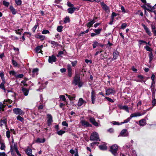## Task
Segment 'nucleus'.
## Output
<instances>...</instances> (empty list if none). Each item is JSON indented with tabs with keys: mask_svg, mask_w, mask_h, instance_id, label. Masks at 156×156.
I'll use <instances>...</instances> for the list:
<instances>
[{
	"mask_svg": "<svg viewBox=\"0 0 156 156\" xmlns=\"http://www.w3.org/2000/svg\"><path fill=\"white\" fill-rule=\"evenodd\" d=\"M24 75L23 74H17L15 76V77L16 79L22 78L23 77Z\"/></svg>",
	"mask_w": 156,
	"mask_h": 156,
	"instance_id": "a18cd8bd",
	"label": "nucleus"
},
{
	"mask_svg": "<svg viewBox=\"0 0 156 156\" xmlns=\"http://www.w3.org/2000/svg\"><path fill=\"white\" fill-rule=\"evenodd\" d=\"M149 62L150 63L154 58L152 52H151L149 54Z\"/></svg>",
	"mask_w": 156,
	"mask_h": 156,
	"instance_id": "c9c22d12",
	"label": "nucleus"
},
{
	"mask_svg": "<svg viewBox=\"0 0 156 156\" xmlns=\"http://www.w3.org/2000/svg\"><path fill=\"white\" fill-rule=\"evenodd\" d=\"M63 27L62 26H58L57 28V31L58 32H61L62 31Z\"/></svg>",
	"mask_w": 156,
	"mask_h": 156,
	"instance_id": "ea45409f",
	"label": "nucleus"
},
{
	"mask_svg": "<svg viewBox=\"0 0 156 156\" xmlns=\"http://www.w3.org/2000/svg\"><path fill=\"white\" fill-rule=\"evenodd\" d=\"M13 111L14 113L16 115H23L24 114V112L19 108H15L13 109Z\"/></svg>",
	"mask_w": 156,
	"mask_h": 156,
	"instance_id": "423d86ee",
	"label": "nucleus"
},
{
	"mask_svg": "<svg viewBox=\"0 0 156 156\" xmlns=\"http://www.w3.org/2000/svg\"><path fill=\"white\" fill-rule=\"evenodd\" d=\"M62 124L63 126H65L66 127H68V124L65 121H63L62 123Z\"/></svg>",
	"mask_w": 156,
	"mask_h": 156,
	"instance_id": "e2e57ef3",
	"label": "nucleus"
},
{
	"mask_svg": "<svg viewBox=\"0 0 156 156\" xmlns=\"http://www.w3.org/2000/svg\"><path fill=\"white\" fill-rule=\"evenodd\" d=\"M127 27V24L126 23H124L122 24L121 27L120 29H124Z\"/></svg>",
	"mask_w": 156,
	"mask_h": 156,
	"instance_id": "49530a36",
	"label": "nucleus"
},
{
	"mask_svg": "<svg viewBox=\"0 0 156 156\" xmlns=\"http://www.w3.org/2000/svg\"><path fill=\"white\" fill-rule=\"evenodd\" d=\"M119 55V52L117 51H115L113 53V57L112 59L115 60L117 58Z\"/></svg>",
	"mask_w": 156,
	"mask_h": 156,
	"instance_id": "cd10ccee",
	"label": "nucleus"
},
{
	"mask_svg": "<svg viewBox=\"0 0 156 156\" xmlns=\"http://www.w3.org/2000/svg\"><path fill=\"white\" fill-rule=\"evenodd\" d=\"M130 145L129 144H127L124 146L123 148L125 149H128L130 147Z\"/></svg>",
	"mask_w": 156,
	"mask_h": 156,
	"instance_id": "69168bd1",
	"label": "nucleus"
},
{
	"mask_svg": "<svg viewBox=\"0 0 156 156\" xmlns=\"http://www.w3.org/2000/svg\"><path fill=\"white\" fill-rule=\"evenodd\" d=\"M9 9L12 14L15 15L16 14L17 12V11L12 6H10Z\"/></svg>",
	"mask_w": 156,
	"mask_h": 156,
	"instance_id": "393cba45",
	"label": "nucleus"
},
{
	"mask_svg": "<svg viewBox=\"0 0 156 156\" xmlns=\"http://www.w3.org/2000/svg\"><path fill=\"white\" fill-rule=\"evenodd\" d=\"M2 82L0 84V88L4 90H5L4 84L5 83V81H2Z\"/></svg>",
	"mask_w": 156,
	"mask_h": 156,
	"instance_id": "72a5a7b5",
	"label": "nucleus"
},
{
	"mask_svg": "<svg viewBox=\"0 0 156 156\" xmlns=\"http://www.w3.org/2000/svg\"><path fill=\"white\" fill-rule=\"evenodd\" d=\"M117 16V14L115 12H113L111 16V19H114V17L116 16Z\"/></svg>",
	"mask_w": 156,
	"mask_h": 156,
	"instance_id": "13d9d810",
	"label": "nucleus"
},
{
	"mask_svg": "<svg viewBox=\"0 0 156 156\" xmlns=\"http://www.w3.org/2000/svg\"><path fill=\"white\" fill-rule=\"evenodd\" d=\"M15 2L17 5H21L22 3V1L21 0H15Z\"/></svg>",
	"mask_w": 156,
	"mask_h": 156,
	"instance_id": "09e8293b",
	"label": "nucleus"
},
{
	"mask_svg": "<svg viewBox=\"0 0 156 156\" xmlns=\"http://www.w3.org/2000/svg\"><path fill=\"white\" fill-rule=\"evenodd\" d=\"M88 117L90 122L93 125L96 127L101 126V125L98 122H99V120L98 121V122L96 121L94 117L90 115L88 116Z\"/></svg>",
	"mask_w": 156,
	"mask_h": 156,
	"instance_id": "f03ea898",
	"label": "nucleus"
},
{
	"mask_svg": "<svg viewBox=\"0 0 156 156\" xmlns=\"http://www.w3.org/2000/svg\"><path fill=\"white\" fill-rule=\"evenodd\" d=\"M101 4L103 9L106 12H109V8L106 4L103 2H101Z\"/></svg>",
	"mask_w": 156,
	"mask_h": 156,
	"instance_id": "4468645a",
	"label": "nucleus"
},
{
	"mask_svg": "<svg viewBox=\"0 0 156 156\" xmlns=\"http://www.w3.org/2000/svg\"><path fill=\"white\" fill-rule=\"evenodd\" d=\"M95 23V21L94 20H93L88 23L86 24L87 27L90 28V27L92 26Z\"/></svg>",
	"mask_w": 156,
	"mask_h": 156,
	"instance_id": "4be33fe9",
	"label": "nucleus"
},
{
	"mask_svg": "<svg viewBox=\"0 0 156 156\" xmlns=\"http://www.w3.org/2000/svg\"><path fill=\"white\" fill-rule=\"evenodd\" d=\"M70 22V19L69 17L68 16L66 17L64 20V23H69Z\"/></svg>",
	"mask_w": 156,
	"mask_h": 156,
	"instance_id": "37998d69",
	"label": "nucleus"
},
{
	"mask_svg": "<svg viewBox=\"0 0 156 156\" xmlns=\"http://www.w3.org/2000/svg\"><path fill=\"white\" fill-rule=\"evenodd\" d=\"M118 107L120 109L123 110L128 112H129V108L128 106L126 105H122V104H118Z\"/></svg>",
	"mask_w": 156,
	"mask_h": 156,
	"instance_id": "0eeeda50",
	"label": "nucleus"
},
{
	"mask_svg": "<svg viewBox=\"0 0 156 156\" xmlns=\"http://www.w3.org/2000/svg\"><path fill=\"white\" fill-rule=\"evenodd\" d=\"M37 38L40 39V40H42L44 39L45 36L43 35H39L37 37Z\"/></svg>",
	"mask_w": 156,
	"mask_h": 156,
	"instance_id": "3c124183",
	"label": "nucleus"
},
{
	"mask_svg": "<svg viewBox=\"0 0 156 156\" xmlns=\"http://www.w3.org/2000/svg\"><path fill=\"white\" fill-rule=\"evenodd\" d=\"M155 95H154V96H152V99L153 100L152 101V105L153 106H154L156 104V99H155Z\"/></svg>",
	"mask_w": 156,
	"mask_h": 156,
	"instance_id": "4c0bfd02",
	"label": "nucleus"
},
{
	"mask_svg": "<svg viewBox=\"0 0 156 156\" xmlns=\"http://www.w3.org/2000/svg\"><path fill=\"white\" fill-rule=\"evenodd\" d=\"M59 98L62 99V101H66V99L65 96L63 95H61L59 96Z\"/></svg>",
	"mask_w": 156,
	"mask_h": 156,
	"instance_id": "6e6d98bb",
	"label": "nucleus"
},
{
	"mask_svg": "<svg viewBox=\"0 0 156 156\" xmlns=\"http://www.w3.org/2000/svg\"><path fill=\"white\" fill-rule=\"evenodd\" d=\"M72 84L75 86L78 85L79 87L80 88L83 85V83L80 80V76L76 75L73 81Z\"/></svg>",
	"mask_w": 156,
	"mask_h": 156,
	"instance_id": "f257e3e1",
	"label": "nucleus"
},
{
	"mask_svg": "<svg viewBox=\"0 0 156 156\" xmlns=\"http://www.w3.org/2000/svg\"><path fill=\"white\" fill-rule=\"evenodd\" d=\"M107 56V54L105 52H103L101 53L100 58L101 59H106Z\"/></svg>",
	"mask_w": 156,
	"mask_h": 156,
	"instance_id": "5701e85b",
	"label": "nucleus"
},
{
	"mask_svg": "<svg viewBox=\"0 0 156 156\" xmlns=\"http://www.w3.org/2000/svg\"><path fill=\"white\" fill-rule=\"evenodd\" d=\"M10 147V151L11 154L12 155H13L14 154V151L16 152L18 150L17 146L14 144L13 145L12 144Z\"/></svg>",
	"mask_w": 156,
	"mask_h": 156,
	"instance_id": "1a4fd4ad",
	"label": "nucleus"
},
{
	"mask_svg": "<svg viewBox=\"0 0 156 156\" xmlns=\"http://www.w3.org/2000/svg\"><path fill=\"white\" fill-rule=\"evenodd\" d=\"M131 119V118H130V117L129 116V117L127 119L124 120L123 122H121L120 124H122L127 123L129 122Z\"/></svg>",
	"mask_w": 156,
	"mask_h": 156,
	"instance_id": "58836bf2",
	"label": "nucleus"
},
{
	"mask_svg": "<svg viewBox=\"0 0 156 156\" xmlns=\"http://www.w3.org/2000/svg\"><path fill=\"white\" fill-rule=\"evenodd\" d=\"M99 43L96 41H94L92 44L93 48H94L99 45Z\"/></svg>",
	"mask_w": 156,
	"mask_h": 156,
	"instance_id": "a19ab883",
	"label": "nucleus"
},
{
	"mask_svg": "<svg viewBox=\"0 0 156 156\" xmlns=\"http://www.w3.org/2000/svg\"><path fill=\"white\" fill-rule=\"evenodd\" d=\"M142 26L143 27L146 33L149 36H151L152 34L148 27L144 23L141 24Z\"/></svg>",
	"mask_w": 156,
	"mask_h": 156,
	"instance_id": "ddd939ff",
	"label": "nucleus"
},
{
	"mask_svg": "<svg viewBox=\"0 0 156 156\" xmlns=\"http://www.w3.org/2000/svg\"><path fill=\"white\" fill-rule=\"evenodd\" d=\"M67 5L68 6L70 7L73 8L74 6V5L73 4H72L70 2H68L67 3Z\"/></svg>",
	"mask_w": 156,
	"mask_h": 156,
	"instance_id": "052dcab7",
	"label": "nucleus"
},
{
	"mask_svg": "<svg viewBox=\"0 0 156 156\" xmlns=\"http://www.w3.org/2000/svg\"><path fill=\"white\" fill-rule=\"evenodd\" d=\"M79 10V9L76 7L70 8L68 9L67 11L69 13L72 14L75 11H78Z\"/></svg>",
	"mask_w": 156,
	"mask_h": 156,
	"instance_id": "2eb2a0df",
	"label": "nucleus"
},
{
	"mask_svg": "<svg viewBox=\"0 0 156 156\" xmlns=\"http://www.w3.org/2000/svg\"><path fill=\"white\" fill-rule=\"evenodd\" d=\"M106 95H109L111 94H114L115 93V91L114 89L109 88L108 89H105Z\"/></svg>",
	"mask_w": 156,
	"mask_h": 156,
	"instance_id": "39448f33",
	"label": "nucleus"
},
{
	"mask_svg": "<svg viewBox=\"0 0 156 156\" xmlns=\"http://www.w3.org/2000/svg\"><path fill=\"white\" fill-rule=\"evenodd\" d=\"M118 149V146L116 144H114L111 147L110 151L113 155L114 156H116L117 155Z\"/></svg>",
	"mask_w": 156,
	"mask_h": 156,
	"instance_id": "20e7f679",
	"label": "nucleus"
},
{
	"mask_svg": "<svg viewBox=\"0 0 156 156\" xmlns=\"http://www.w3.org/2000/svg\"><path fill=\"white\" fill-rule=\"evenodd\" d=\"M75 95H73V96L70 97V98H69V99L70 100H75Z\"/></svg>",
	"mask_w": 156,
	"mask_h": 156,
	"instance_id": "774afa93",
	"label": "nucleus"
},
{
	"mask_svg": "<svg viewBox=\"0 0 156 156\" xmlns=\"http://www.w3.org/2000/svg\"><path fill=\"white\" fill-rule=\"evenodd\" d=\"M43 47V45H42L38 46L37 47L35 48V50L36 52L37 53H41L42 51H41Z\"/></svg>",
	"mask_w": 156,
	"mask_h": 156,
	"instance_id": "a211bd4d",
	"label": "nucleus"
},
{
	"mask_svg": "<svg viewBox=\"0 0 156 156\" xmlns=\"http://www.w3.org/2000/svg\"><path fill=\"white\" fill-rule=\"evenodd\" d=\"M146 120L145 119H141L139 121L140 125V126H144L146 124Z\"/></svg>",
	"mask_w": 156,
	"mask_h": 156,
	"instance_id": "2f4dec72",
	"label": "nucleus"
},
{
	"mask_svg": "<svg viewBox=\"0 0 156 156\" xmlns=\"http://www.w3.org/2000/svg\"><path fill=\"white\" fill-rule=\"evenodd\" d=\"M89 31V30L88 29H87L84 32H81L80 34V36H82L83 34L87 33Z\"/></svg>",
	"mask_w": 156,
	"mask_h": 156,
	"instance_id": "5fc2aeb1",
	"label": "nucleus"
},
{
	"mask_svg": "<svg viewBox=\"0 0 156 156\" xmlns=\"http://www.w3.org/2000/svg\"><path fill=\"white\" fill-rule=\"evenodd\" d=\"M145 112L141 113L140 112H137L134 113L133 114H131L130 116V118L132 119L133 117H136L137 116H140L143 115H144L145 114Z\"/></svg>",
	"mask_w": 156,
	"mask_h": 156,
	"instance_id": "9d476101",
	"label": "nucleus"
},
{
	"mask_svg": "<svg viewBox=\"0 0 156 156\" xmlns=\"http://www.w3.org/2000/svg\"><path fill=\"white\" fill-rule=\"evenodd\" d=\"M126 132H127V129H123L121 131L120 133V134L122 136H127V134H126Z\"/></svg>",
	"mask_w": 156,
	"mask_h": 156,
	"instance_id": "a878e982",
	"label": "nucleus"
},
{
	"mask_svg": "<svg viewBox=\"0 0 156 156\" xmlns=\"http://www.w3.org/2000/svg\"><path fill=\"white\" fill-rule=\"evenodd\" d=\"M9 73L10 75L14 76L15 77V76H16V72H15L14 70H12L9 71Z\"/></svg>",
	"mask_w": 156,
	"mask_h": 156,
	"instance_id": "79ce46f5",
	"label": "nucleus"
},
{
	"mask_svg": "<svg viewBox=\"0 0 156 156\" xmlns=\"http://www.w3.org/2000/svg\"><path fill=\"white\" fill-rule=\"evenodd\" d=\"M81 123L83 126L85 127H92V125L90 124L89 122L86 121L84 120H81Z\"/></svg>",
	"mask_w": 156,
	"mask_h": 156,
	"instance_id": "6e6552de",
	"label": "nucleus"
},
{
	"mask_svg": "<svg viewBox=\"0 0 156 156\" xmlns=\"http://www.w3.org/2000/svg\"><path fill=\"white\" fill-rule=\"evenodd\" d=\"M3 4L4 6L6 7H8L9 4V2L5 1H3Z\"/></svg>",
	"mask_w": 156,
	"mask_h": 156,
	"instance_id": "864d4df0",
	"label": "nucleus"
},
{
	"mask_svg": "<svg viewBox=\"0 0 156 156\" xmlns=\"http://www.w3.org/2000/svg\"><path fill=\"white\" fill-rule=\"evenodd\" d=\"M0 76L2 81H3L4 82V81H5L4 77V73L3 72L0 73Z\"/></svg>",
	"mask_w": 156,
	"mask_h": 156,
	"instance_id": "e433bc0d",
	"label": "nucleus"
},
{
	"mask_svg": "<svg viewBox=\"0 0 156 156\" xmlns=\"http://www.w3.org/2000/svg\"><path fill=\"white\" fill-rule=\"evenodd\" d=\"M48 120L47 123L48 126H50L51 123L52 122V117L50 114L47 115Z\"/></svg>",
	"mask_w": 156,
	"mask_h": 156,
	"instance_id": "f3484780",
	"label": "nucleus"
},
{
	"mask_svg": "<svg viewBox=\"0 0 156 156\" xmlns=\"http://www.w3.org/2000/svg\"><path fill=\"white\" fill-rule=\"evenodd\" d=\"M6 134L7 137L8 138H9L10 136V131L9 130H7L6 131Z\"/></svg>",
	"mask_w": 156,
	"mask_h": 156,
	"instance_id": "0e129e2a",
	"label": "nucleus"
},
{
	"mask_svg": "<svg viewBox=\"0 0 156 156\" xmlns=\"http://www.w3.org/2000/svg\"><path fill=\"white\" fill-rule=\"evenodd\" d=\"M102 30V28L98 29H95L94 30V32L97 35H98L100 34Z\"/></svg>",
	"mask_w": 156,
	"mask_h": 156,
	"instance_id": "473e14b6",
	"label": "nucleus"
},
{
	"mask_svg": "<svg viewBox=\"0 0 156 156\" xmlns=\"http://www.w3.org/2000/svg\"><path fill=\"white\" fill-rule=\"evenodd\" d=\"M144 48L146 49V50L148 51H152V49L150 48L147 45H146L144 47Z\"/></svg>",
	"mask_w": 156,
	"mask_h": 156,
	"instance_id": "de8ad7c7",
	"label": "nucleus"
},
{
	"mask_svg": "<svg viewBox=\"0 0 156 156\" xmlns=\"http://www.w3.org/2000/svg\"><path fill=\"white\" fill-rule=\"evenodd\" d=\"M49 31L48 30H44L42 32V33L43 34H49Z\"/></svg>",
	"mask_w": 156,
	"mask_h": 156,
	"instance_id": "680f3d73",
	"label": "nucleus"
},
{
	"mask_svg": "<svg viewBox=\"0 0 156 156\" xmlns=\"http://www.w3.org/2000/svg\"><path fill=\"white\" fill-rule=\"evenodd\" d=\"M12 62L13 65L15 67H16L17 66L18 63L15 61L13 59H12Z\"/></svg>",
	"mask_w": 156,
	"mask_h": 156,
	"instance_id": "603ef678",
	"label": "nucleus"
},
{
	"mask_svg": "<svg viewBox=\"0 0 156 156\" xmlns=\"http://www.w3.org/2000/svg\"><path fill=\"white\" fill-rule=\"evenodd\" d=\"M99 147L101 150H106L107 149L106 146L105 144L99 145Z\"/></svg>",
	"mask_w": 156,
	"mask_h": 156,
	"instance_id": "f704fd0d",
	"label": "nucleus"
},
{
	"mask_svg": "<svg viewBox=\"0 0 156 156\" xmlns=\"http://www.w3.org/2000/svg\"><path fill=\"white\" fill-rule=\"evenodd\" d=\"M45 141V139L44 138L41 139L40 138H38L36 140V142L37 143H44Z\"/></svg>",
	"mask_w": 156,
	"mask_h": 156,
	"instance_id": "c756f323",
	"label": "nucleus"
},
{
	"mask_svg": "<svg viewBox=\"0 0 156 156\" xmlns=\"http://www.w3.org/2000/svg\"><path fill=\"white\" fill-rule=\"evenodd\" d=\"M105 98L107 99V100H108V101L110 102H114L113 100L110 98L107 97H105Z\"/></svg>",
	"mask_w": 156,
	"mask_h": 156,
	"instance_id": "4d7b16f0",
	"label": "nucleus"
},
{
	"mask_svg": "<svg viewBox=\"0 0 156 156\" xmlns=\"http://www.w3.org/2000/svg\"><path fill=\"white\" fill-rule=\"evenodd\" d=\"M25 152L28 155L30 156L32 154V150L30 148H28L26 150Z\"/></svg>",
	"mask_w": 156,
	"mask_h": 156,
	"instance_id": "7c9ffc66",
	"label": "nucleus"
},
{
	"mask_svg": "<svg viewBox=\"0 0 156 156\" xmlns=\"http://www.w3.org/2000/svg\"><path fill=\"white\" fill-rule=\"evenodd\" d=\"M38 70H39L38 68H35L32 71L33 76H37L38 74Z\"/></svg>",
	"mask_w": 156,
	"mask_h": 156,
	"instance_id": "c85d7f7f",
	"label": "nucleus"
},
{
	"mask_svg": "<svg viewBox=\"0 0 156 156\" xmlns=\"http://www.w3.org/2000/svg\"><path fill=\"white\" fill-rule=\"evenodd\" d=\"M90 140L92 141H100V140L99 139V136L98 133L95 132L92 133L90 137Z\"/></svg>",
	"mask_w": 156,
	"mask_h": 156,
	"instance_id": "7ed1b4c3",
	"label": "nucleus"
},
{
	"mask_svg": "<svg viewBox=\"0 0 156 156\" xmlns=\"http://www.w3.org/2000/svg\"><path fill=\"white\" fill-rule=\"evenodd\" d=\"M84 102V101L82 98H80L79 100V101L78 102V106H81L83 104Z\"/></svg>",
	"mask_w": 156,
	"mask_h": 156,
	"instance_id": "bb28decb",
	"label": "nucleus"
},
{
	"mask_svg": "<svg viewBox=\"0 0 156 156\" xmlns=\"http://www.w3.org/2000/svg\"><path fill=\"white\" fill-rule=\"evenodd\" d=\"M3 106H4L2 104V103L0 102V111L1 110H2L3 111H4V109L3 107Z\"/></svg>",
	"mask_w": 156,
	"mask_h": 156,
	"instance_id": "bf43d9fd",
	"label": "nucleus"
},
{
	"mask_svg": "<svg viewBox=\"0 0 156 156\" xmlns=\"http://www.w3.org/2000/svg\"><path fill=\"white\" fill-rule=\"evenodd\" d=\"M150 89H151L152 93V96H154L155 95V93L156 91V89H155V85H151Z\"/></svg>",
	"mask_w": 156,
	"mask_h": 156,
	"instance_id": "aec40b11",
	"label": "nucleus"
},
{
	"mask_svg": "<svg viewBox=\"0 0 156 156\" xmlns=\"http://www.w3.org/2000/svg\"><path fill=\"white\" fill-rule=\"evenodd\" d=\"M91 98L92 103L94 104L95 103V93L94 90H92L91 93Z\"/></svg>",
	"mask_w": 156,
	"mask_h": 156,
	"instance_id": "6ab92c4d",
	"label": "nucleus"
},
{
	"mask_svg": "<svg viewBox=\"0 0 156 156\" xmlns=\"http://www.w3.org/2000/svg\"><path fill=\"white\" fill-rule=\"evenodd\" d=\"M5 146L2 143L0 147V149L1 150H3L5 149Z\"/></svg>",
	"mask_w": 156,
	"mask_h": 156,
	"instance_id": "338daca9",
	"label": "nucleus"
},
{
	"mask_svg": "<svg viewBox=\"0 0 156 156\" xmlns=\"http://www.w3.org/2000/svg\"><path fill=\"white\" fill-rule=\"evenodd\" d=\"M0 125L2 126L3 125H6L7 123V119L5 118H4L3 119H1L0 120Z\"/></svg>",
	"mask_w": 156,
	"mask_h": 156,
	"instance_id": "b1692460",
	"label": "nucleus"
},
{
	"mask_svg": "<svg viewBox=\"0 0 156 156\" xmlns=\"http://www.w3.org/2000/svg\"><path fill=\"white\" fill-rule=\"evenodd\" d=\"M67 70L68 72V76L69 77H71L72 75V69L71 65L69 64L67 65Z\"/></svg>",
	"mask_w": 156,
	"mask_h": 156,
	"instance_id": "f8f14e48",
	"label": "nucleus"
},
{
	"mask_svg": "<svg viewBox=\"0 0 156 156\" xmlns=\"http://www.w3.org/2000/svg\"><path fill=\"white\" fill-rule=\"evenodd\" d=\"M22 91L25 96H27L28 95L29 93V90L27 89L22 87Z\"/></svg>",
	"mask_w": 156,
	"mask_h": 156,
	"instance_id": "412c9836",
	"label": "nucleus"
},
{
	"mask_svg": "<svg viewBox=\"0 0 156 156\" xmlns=\"http://www.w3.org/2000/svg\"><path fill=\"white\" fill-rule=\"evenodd\" d=\"M146 5L147 6V7L145 5H144L143 7H144L145 9L147 10L148 11H149L151 12H155V13H156V12L154 11L153 9V7H151L147 5Z\"/></svg>",
	"mask_w": 156,
	"mask_h": 156,
	"instance_id": "dca6fc26",
	"label": "nucleus"
},
{
	"mask_svg": "<svg viewBox=\"0 0 156 156\" xmlns=\"http://www.w3.org/2000/svg\"><path fill=\"white\" fill-rule=\"evenodd\" d=\"M56 58L55 56L52 55L51 56H49L48 57V62L49 63L52 64L53 62L56 61Z\"/></svg>",
	"mask_w": 156,
	"mask_h": 156,
	"instance_id": "9b49d317",
	"label": "nucleus"
},
{
	"mask_svg": "<svg viewBox=\"0 0 156 156\" xmlns=\"http://www.w3.org/2000/svg\"><path fill=\"white\" fill-rule=\"evenodd\" d=\"M66 132L65 131L60 130L57 132V133L59 135H62Z\"/></svg>",
	"mask_w": 156,
	"mask_h": 156,
	"instance_id": "c03bdc74",
	"label": "nucleus"
},
{
	"mask_svg": "<svg viewBox=\"0 0 156 156\" xmlns=\"http://www.w3.org/2000/svg\"><path fill=\"white\" fill-rule=\"evenodd\" d=\"M17 120L20 121L21 122H23V121L24 119L23 118L21 117L20 115H19L17 117Z\"/></svg>",
	"mask_w": 156,
	"mask_h": 156,
	"instance_id": "8fccbe9b",
	"label": "nucleus"
}]
</instances>
